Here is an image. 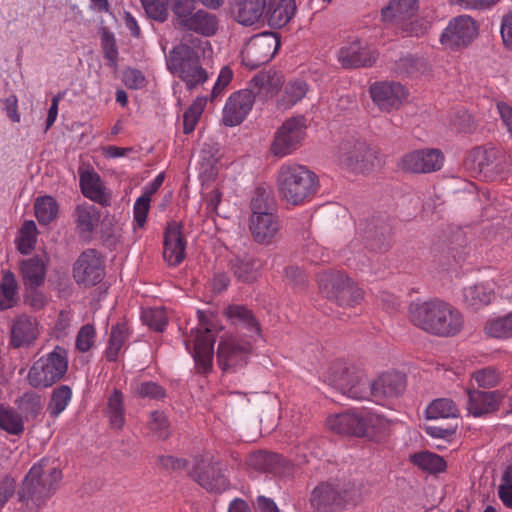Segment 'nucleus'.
<instances>
[{
    "label": "nucleus",
    "instance_id": "obj_19",
    "mask_svg": "<svg viewBox=\"0 0 512 512\" xmlns=\"http://www.w3.org/2000/svg\"><path fill=\"white\" fill-rule=\"evenodd\" d=\"M478 35L476 22L467 15H461L450 21L441 35V43L448 47L468 46Z\"/></svg>",
    "mask_w": 512,
    "mask_h": 512
},
{
    "label": "nucleus",
    "instance_id": "obj_20",
    "mask_svg": "<svg viewBox=\"0 0 512 512\" xmlns=\"http://www.w3.org/2000/svg\"><path fill=\"white\" fill-rule=\"evenodd\" d=\"M252 352V345L248 341L230 337L220 341L217 349V363L223 371L234 370L243 366Z\"/></svg>",
    "mask_w": 512,
    "mask_h": 512
},
{
    "label": "nucleus",
    "instance_id": "obj_2",
    "mask_svg": "<svg viewBox=\"0 0 512 512\" xmlns=\"http://www.w3.org/2000/svg\"><path fill=\"white\" fill-rule=\"evenodd\" d=\"M327 427L337 434L366 438L381 442L389 435L390 421L369 413L344 412L331 416L326 421Z\"/></svg>",
    "mask_w": 512,
    "mask_h": 512
},
{
    "label": "nucleus",
    "instance_id": "obj_12",
    "mask_svg": "<svg viewBox=\"0 0 512 512\" xmlns=\"http://www.w3.org/2000/svg\"><path fill=\"white\" fill-rule=\"evenodd\" d=\"M198 319L201 328L192 329L194 348L192 356L199 373L207 374L212 370L215 336L208 327V320L204 312L198 310Z\"/></svg>",
    "mask_w": 512,
    "mask_h": 512
},
{
    "label": "nucleus",
    "instance_id": "obj_1",
    "mask_svg": "<svg viewBox=\"0 0 512 512\" xmlns=\"http://www.w3.org/2000/svg\"><path fill=\"white\" fill-rule=\"evenodd\" d=\"M409 317L415 326L442 337L455 336L464 323L458 310L439 299L410 304Z\"/></svg>",
    "mask_w": 512,
    "mask_h": 512
},
{
    "label": "nucleus",
    "instance_id": "obj_7",
    "mask_svg": "<svg viewBox=\"0 0 512 512\" xmlns=\"http://www.w3.org/2000/svg\"><path fill=\"white\" fill-rule=\"evenodd\" d=\"M168 70L178 75L185 82L188 90L203 84L207 78V72L200 63L198 52L187 44L175 46L166 57Z\"/></svg>",
    "mask_w": 512,
    "mask_h": 512
},
{
    "label": "nucleus",
    "instance_id": "obj_23",
    "mask_svg": "<svg viewBox=\"0 0 512 512\" xmlns=\"http://www.w3.org/2000/svg\"><path fill=\"white\" fill-rule=\"evenodd\" d=\"M255 99L258 96L250 85L247 89L232 94L224 107L223 123L226 126L240 124L251 110Z\"/></svg>",
    "mask_w": 512,
    "mask_h": 512
},
{
    "label": "nucleus",
    "instance_id": "obj_4",
    "mask_svg": "<svg viewBox=\"0 0 512 512\" xmlns=\"http://www.w3.org/2000/svg\"><path fill=\"white\" fill-rule=\"evenodd\" d=\"M61 477L62 473L57 468H51L46 473L42 465H34L17 491L19 502L27 512H38L55 492Z\"/></svg>",
    "mask_w": 512,
    "mask_h": 512
},
{
    "label": "nucleus",
    "instance_id": "obj_28",
    "mask_svg": "<svg viewBox=\"0 0 512 512\" xmlns=\"http://www.w3.org/2000/svg\"><path fill=\"white\" fill-rule=\"evenodd\" d=\"M186 242L181 233V225L177 222L168 223L164 234L163 257L169 265L180 264L185 257Z\"/></svg>",
    "mask_w": 512,
    "mask_h": 512
},
{
    "label": "nucleus",
    "instance_id": "obj_33",
    "mask_svg": "<svg viewBox=\"0 0 512 512\" xmlns=\"http://www.w3.org/2000/svg\"><path fill=\"white\" fill-rule=\"evenodd\" d=\"M468 410L475 417L495 411L500 399L503 397L500 391L468 390Z\"/></svg>",
    "mask_w": 512,
    "mask_h": 512
},
{
    "label": "nucleus",
    "instance_id": "obj_31",
    "mask_svg": "<svg viewBox=\"0 0 512 512\" xmlns=\"http://www.w3.org/2000/svg\"><path fill=\"white\" fill-rule=\"evenodd\" d=\"M251 233L258 243H269L279 230L277 216L271 212H258L251 215Z\"/></svg>",
    "mask_w": 512,
    "mask_h": 512
},
{
    "label": "nucleus",
    "instance_id": "obj_35",
    "mask_svg": "<svg viewBox=\"0 0 512 512\" xmlns=\"http://www.w3.org/2000/svg\"><path fill=\"white\" fill-rule=\"evenodd\" d=\"M283 82V76L276 71L261 72L252 78L250 87H253L259 100L265 101L280 90Z\"/></svg>",
    "mask_w": 512,
    "mask_h": 512
},
{
    "label": "nucleus",
    "instance_id": "obj_18",
    "mask_svg": "<svg viewBox=\"0 0 512 512\" xmlns=\"http://www.w3.org/2000/svg\"><path fill=\"white\" fill-rule=\"evenodd\" d=\"M417 10L418 0H393L382 9V18L408 35L417 34V25L412 21Z\"/></svg>",
    "mask_w": 512,
    "mask_h": 512
},
{
    "label": "nucleus",
    "instance_id": "obj_64",
    "mask_svg": "<svg viewBox=\"0 0 512 512\" xmlns=\"http://www.w3.org/2000/svg\"><path fill=\"white\" fill-rule=\"evenodd\" d=\"M457 425L447 424L445 427H440L439 422L425 426V431L428 435L434 438H448L455 434Z\"/></svg>",
    "mask_w": 512,
    "mask_h": 512
},
{
    "label": "nucleus",
    "instance_id": "obj_34",
    "mask_svg": "<svg viewBox=\"0 0 512 512\" xmlns=\"http://www.w3.org/2000/svg\"><path fill=\"white\" fill-rule=\"evenodd\" d=\"M80 188L83 195L102 205L110 204L111 196L105 191L100 176L94 171H85L80 174Z\"/></svg>",
    "mask_w": 512,
    "mask_h": 512
},
{
    "label": "nucleus",
    "instance_id": "obj_3",
    "mask_svg": "<svg viewBox=\"0 0 512 512\" xmlns=\"http://www.w3.org/2000/svg\"><path fill=\"white\" fill-rule=\"evenodd\" d=\"M280 198L297 206L309 201L318 190L316 174L302 165H284L277 176Z\"/></svg>",
    "mask_w": 512,
    "mask_h": 512
},
{
    "label": "nucleus",
    "instance_id": "obj_6",
    "mask_svg": "<svg viewBox=\"0 0 512 512\" xmlns=\"http://www.w3.org/2000/svg\"><path fill=\"white\" fill-rule=\"evenodd\" d=\"M358 496V488L350 481H326L312 490L310 505L314 512H343Z\"/></svg>",
    "mask_w": 512,
    "mask_h": 512
},
{
    "label": "nucleus",
    "instance_id": "obj_32",
    "mask_svg": "<svg viewBox=\"0 0 512 512\" xmlns=\"http://www.w3.org/2000/svg\"><path fill=\"white\" fill-rule=\"evenodd\" d=\"M46 264L39 256H33L21 261L20 272L27 290L35 291L44 284Z\"/></svg>",
    "mask_w": 512,
    "mask_h": 512
},
{
    "label": "nucleus",
    "instance_id": "obj_42",
    "mask_svg": "<svg viewBox=\"0 0 512 512\" xmlns=\"http://www.w3.org/2000/svg\"><path fill=\"white\" fill-rule=\"evenodd\" d=\"M0 428L11 435H20L24 431L22 415L15 409L0 404Z\"/></svg>",
    "mask_w": 512,
    "mask_h": 512
},
{
    "label": "nucleus",
    "instance_id": "obj_48",
    "mask_svg": "<svg viewBox=\"0 0 512 512\" xmlns=\"http://www.w3.org/2000/svg\"><path fill=\"white\" fill-rule=\"evenodd\" d=\"M17 282L11 271L3 273L0 283V309L5 310L16 304Z\"/></svg>",
    "mask_w": 512,
    "mask_h": 512
},
{
    "label": "nucleus",
    "instance_id": "obj_63",
    "mask_svg": "<svg viewBox=\"0 0 512 512\" xmlns=\"http://www.w3.org/2000/svg\"><path fill=\"white\" fill-rule=\"evenodd\" d=\"M145 77L141 71L129 68L123 72V82L129 89H139L145 85Z\"/></svg>",
    "mask_w": 512,
    "mask_h": 512
},
{
    "label": "nucleus",
    "instance_id": "obj_46",
    "mask_svg": "<svg viewBox=\"0 0 512 512\" xmlns=\"http://www.w3.org/2000/svg\"><path fill=\"white\" fill-rule=\"evenodd\" d=\"M15 404L23 420L26 419L27 421L35 419L42 409L41 397L34 392L24 393L16 399Z\"/></svg>",
    "mask_w": 512,
    "mask_h": 512
},
{
    "label": "nucleus",
    "instance_id": "obj_36",
    "mask_svg": "<svg viewBox=\"0 0 512 512\" xmlns=\"http://www.w3.org/2000/svg\"><path fill=\"white\" fill-rule=\"evenodd\" d=\"M73 216L79 234L90 238L98 227L101 213L95 205L85 203L76 206Z\"/></svg>",
    "mask_w": 512,
    "mask_h": 512
},
{
    "label": "nucleus",
    "instance_id": "obj_29",
    "mask_svg": "<svg viewBox=\"0 0 512 512\" xmlns=\"http://www.w3.org/2000/svg\"><path fill=\"white\" fill-rule=\"evenodd\" d=\"M378 54L361 46L358 40L342 47L338 52V61L343 68H359L372 66Z\"/></svg>",
    "mask_w": 512,
    "mask_h": 512
},
{
    "label": "nucleus",
    "instance_id": "obj_10",
    "mask_svg": "<svg viewBox=\"0 0 512 512\" xmlns=\"http://www.w3.org/2000/svg\"><path fill=\"white\" fill-rule=\"evenodd\" d=\"M317 281L321 293L338 306H353L363 298L362 290L352 286L350 279L340 271L321 272Z\"/></svg>",
    "mask_w": 512,
    "mask_h": 512
},
{
    "label": "nucleus",
    "instance_id": "obj_41",
    "mask_svg": "<svg viewBox=\"0 0 512 512\" xmlns=\"http://www.w3.org/2000/svg\"><path fill=\"white\" fill-rule=\"evenodd\" d=\"M129 337V329L124 323H118L112 327L108 347L105 351V356L108 361L113 362L117 360L119 351Z\"/></svg>",
    "mask_w": 512,
    "mask_h": 512
},
{
    "label": "nucleus",
    "instance_id": "obj_58",
    "mask_svg": "<svg viewBox=\"0 0 512 512\" xmlns=\"http://www.w3.org/2000/svg\"><path fill=\"white\" fill-rule=\"evenodd\" d=\"M287 283L297 291H302L307 286V275L298 266H288L285 269Z\"/></svg>",
    "mask_w": 512,
    "mask_h": 512
},
{
    "label": "nucleus",
    "instance_id": "obj_40",
    "mask_svg": "<svg viewBox=\"0 0 512 512\" xmlns=\"http://www.w3.org/2000/svg\"><path fill=\"white\" fill-rule=\"evenodd\" d=\"M393 70L401 76H418L427 71V63L421 57L406 55L394 61Z\"/></svg>",
    "mask_w": 512,
    "mask_h": 512
},
{
    "label": "nucleus",
    "instance_id": "obj_45",
    "mask_svg": "<svg viewBox=\"0 0 512 512\" xmlns=\"http://www.w3.org/2000/svg\"><path fill=\"white\" fill-rule=\"evenodd\" d=\"M459 411L455 403L447 398L434 400L426 409V417L430 420L457 418Z\"/></svg>",
    "mask_w": 512,
    "mask_h": 512
},
{
    "label": "nucleus",
    "instance_id": "obj_30",
    "mask_svg": "<svg viewBox=\"0 0 512 512\" xmlns=\"http://www.w3.org/2000/svg\"><path fill=\"white\" fill-rule=\"evenodd\" d=\"M297 6L295 0H269L264 19L273 29L285 27L295 16Z\"/></svg>",
    "mask_w": 512,
    "mask_h": 512
},
{
    "label": "nucleus",
    "instance_id": "obj_21",
    "mask_svg": "<svg viewBox=\"0 0 512 512\" xmlns=\"http://www.w3.org/2000/svg\"><path fill=\"white\" fill-rule=\"evenodd\" d=\"M391 227L386 219L372 217L365 223L362 238L365 248L370 252L385 253L391 247Z\"/></svg>",
    "mask_w": 512,
    "mask_h": 512
},
{
    "label": "nucleus",
    "instance_id": "obj_56",
    "mask_svg": "<svg viewBox=\"0 0 512 512\" xmlns=\"http://www.w3.org/2000/svg\"><path fill=\"white\" fill-rule=\"evenodd\" d=\"M141 319L144 324L157 332H162L167 324V316L163 309L144 310Z\"/></svg>",
    "mask_w": 512,
    "mask_h": 512
},
{
    "label": "nucleus",
    "instance_id": "obj_59",
    "mask_svg": "<svg viewBox=\"0 0 512 512\" xmlns=\"http://www.w3.org/2000/svg\"><path fill=\"white\" fill-rule=\"evenodd\" d=\"M149 427L151 431L156 433L157 437L165 440L169 436V423L164 413L154 411L151 413V420Z\"/></svg>",
    "mask_w": 512,
    "mask_h": 512
},
{
    "label": "nucleus",
    "instance_id": "obj_57",
    "mask_svg": "<svg viewBox=\"0 0 512 512\" xmlns=\"http://www.w3.org/2000/svg\"><path fill=\"white\" fill-rule=\"evenodd\" d=\"M135 394L138 397L149 398L153 400H160L166 396L164 388L152 381L139 383L135 387Z\"/></svg>",
    "mask_w": 512,
    "mask_h": 512
},
{
    "label": "nucleus",
    "instance_id": "obj_15",
    "mask_svg": "<svg viewBox=\"0 0 512 512\" xmlns=\"http://www.w3.org/2000/svg\"><path fill=\"white\" fill-rule=\"evenodd\" d=\"M305 118L296 116L286 120L277 130L271 152L275 156H285L296 150L305 136Z\"/></svg>",
    "mask_w": 512,
    "mask_h": 512
},
{
    "label": "nucleus",
    "instance_id": "obj_27",
    "mask_svg": "<svg viewBox=\"0 0 512 512\" xmlns=\"http://www.w3.org/2000/svg\"><path fill=\"white\" fill-rule=\"evenodd\" d=\"M266 6V0H233L231 15L239 24L252 26L264 21Z\"/></svg>",
    "mask_w": 512,
    "mask_h": 512
},
{
    "label": "nucleus",
    "instance_id": "obj_55",
    "mask_svg": "<svg viewBox=\"0 0 512 512\" xmlns=\"http://www.w3.org/2000/svg\"><path fill=\"white\" fill-rule=\"evenodd\" d=\"M147 16L158 22H165L168 19L167 2L164 0H141Z\"/></svg>",
    "mask_w": 512,
    "mask_h": 512
},
{
    "label": "nucleus",
    "instance_id": "obj_26",
    "mask_svg": "<svg viewBox=\"0 0 512 512\" xmlns=\"http://www.w3.org/2000/svg\"><path fill=\"white\" fill-rule=\"evenodd\" d=\"M406 387V377L400 372H389L380 375L371 383L368 391L376 401L399 396Z\"/></svg>",
    "mask_w": 512,
    "mask_h": 512
},
{
    "label": "nucleus",
    "instance_id": "obj_62",
    "mask_svg": "<svg viewBox=\"0 0 512 512\" xmlns=\"http://www.w3.org/2000/svg\"><path fill=\"white\" fill-rule=\"evenodd\" d=\"M150 197L148 194L140 196L134 205V219L139 227H143L146 223L147 214L150 208Z\"/></svg>",
    "mask_w": 512,
    "mask_h": 512
},
{
    "label": "nucleus",
    "instance_id": "obj_52",
    "mask_svg": "<svg viewBox=\"0 0 512 512\" xmlns=\"http://www.w3.org/2000/svg\"><path fill=\"white\" fill-rule=\"evenodd\" d=\"M167 7L173 14L172 23L176 27L187 16L190 15L196 8L198 0H165Z\"/></svg>",
    "mask_w": 512,
    "mask_h": 512
},
{
    "label": "nucleus",
    "instance_id": "obj_47",
    "mask_svg": "<svg viewBox=\"0 0 512 512\" xmlns=\"http://www.w3.org/2000/svg\"><path fill=\"white\" fill-rule=\"evenodd\" d=\"M486 335L496 339L512 338V312L494 319H490L484 326Z\"/></svg>",
    "mask_w": 512,
    "mask_h": 512
},
{
    "label": "nucleus",
    "instance_id": "obj_49",
    "mask_svg": "<svg viewBox=\"0 0 512 512\" xmlns=\"http://www.w3.org/2000/svg\"><path fill=\"white\" fill-rule=\"evenodd\" d=\"M72 397V390L68 385H60L52 391L47 410L51 417L59 416L67 407Z\"/></svg>",
    "mask_w": 512,
    "mask_h": 512
},
{
    "label": "nucleus",
    "instance_id": "obj_5",
    "mask_svg": "<svg viewBox=\"0 0 512 512\" xmlns=\"http://www.w3.org/2000/svg\"><path fill=\"white\" fill-rule=\"evenodd\" d=\"M325 382L339 396L329 395L333 402L341 403L343 398L363 400L369 397L368 380L365 374L353 365L344 362L333 363L325 377Z\"/></svg>",
    "mask_w": 512,
    "mask_h": 512
},
{
    "label": "nucleus",
    "instance_id": "obj_37",
    "mask_svg": "<svg viewBox=\"0 0 512 512\" xmlns=\"http://www.w3.org/2000/svg\"><path fill=\"white\" fill-rule=\"evenodd\" d=\"M230 269L238 281L252 283L257 280L261 262L250 256H235L230 260Z\"/></svg>",
    "mask_w": 512,
    "mask_h": 512
},
{
    "label": "nucleus",
    "instance_id": "obj_9",
    "mask_svg": "<svg viewBox=\"0 0 512 512\" xmlns=\"http://www.w3.org/2000/svg\"><path fill=\"white\" fill-rule=\"evenodd\" d=\"M340 164L356 173H369L382 165L379 151L366 141L350 139L339 148Z\"/></svg>",
    "mask_w": 512,
    "mask_h": 512
},
{
    "label": "nucleus",
    "instance_id": "obj_11",
    "mask_svg": "<svg viewBox=\"0 0 512 512\" xmlns=\"http://www.w3.org/2000/svg\"><path fill=\"white\" fill-rule=\"evenodd\" d=\"M280 44V37L275 32L254 35L241 53L243 64L250 69H256L268 63L276 54Z\"/></svg>",
    "mask_w": 512,
    "mask_h": 512
},
{
    "label": "nucleus",
    "instance_id": "obj_44",
    "mask_svg": "<svg viewBox=\"0 0 512 512\" xmlns=\"http://www.w3.org/2000/svg\"><path fill=\"white\" fill-rule=\"evenodd\" d=\"M411 461L420 469L432 474L441 473L447 467L443 457L429 451L411 455Z\"/></svg>",
    "mask_w": 512,
    "mask_h": 512
},
{
    "label": "nucleus",
    "instance_id": "obj_54",
    "mask_svg": "<svg viewBox=\"0 0 512 512\" xmlns=\"http://www.w3.org/2000/svg\"><path fill=\"white\" fill-rule=\"evenodd\" d=\"M307 93V85L303 81H293L286 85L282 97L283 105L291 107L300 101Z\"/></svg>",
    "mask_w": 512,
    "mask_h": 512
},
{
    "label": "nucleus",
    "instance_id": "obj_38",
    "mask_svg": "<svg viewBox=\"0 0 512 512\" xmlns=\"http://www.w3.org/2000/svg\"><path fill=\"white\" fill-rule=\"evenodd\" d=\"M224 314L233 325H241L249 331L261 335V326L253 312L242 305H229Z\"/></svg>",
    "mask_w": 512,
    "mask_h": 512
},
{
    "label": "nucleus",
    "instance_id": "obj_13",
    "mask_svg": "<svg viewBox=\"0 0 512 512\" xmlns=\"http://www.w3.org/2000/svg\"><path fill=\"white\" fill-rule=\"evenodd\" d=\"M189 475L207 492L222 493L229 488V480L221 464L212 458H197Z\"/></svg>",
    "mask_w": 512,
    "mask_h": 512
},
{
    "label": "nucleus",
    "instance_id": "obj_60",
    "mask_svg": "<svg viewBox=\"0 0 512 512\" xmlns=\"http://www.w3.org/2000/svg\"><path fill=\"white\" fill-rule=\"evenodd\" d=\"M94 336L95 329L92 325L82 326L76 337V348L82 353L87 352L93 345Z\"/></svg>",
    "mask_w": 512,
    "mask_h": 512
},
{
    "label": "nucleus",
    "instance_id": "obj_14",
    "mask_svg": "<svg viewBox=\"0 0 512 512\" xmlns=\"http://www.w3.org/2000/svg\"><path fill=\"white\" fill-rule=\"evenodd\" d=\"M105 276L104 260L96 249L83 251L73 265V278L77 284L92 287Z\"/></svg>",
    "mask_w": 512,
    "mask_h": 512
},
{
    "label": "nucleus",
    "instance_id": "obj_53",
    "mask_svg": "<svg viewBox=\"0 0 512 512\" xmlns=\"http://www.w3.org/2000/svg\"><path fill=\"white\" fill-rule=\"evenodd\" d=\"M206 98L198 97L183 114V132L190 134L194 131L196 124L206 105Z\"/></svg>",
    "mask_w": 512,
    "mask_h": 512
},
{
    "label": "nucleus",
    "instance_id": "obj_24",
    "mask_svg": "<svg viewBox=\"0 0 512 512\" xmlns=\"http://www.w3.org/2000/svg\"><path fill=\"white\" fill-rule=\"evenodd\" d=\"M175 28L185 32H193L203 37H211L218 31L219 18L216 14L205 9L196 8Z\"/></svg>",
    "mask_w": 512,
    "mask_h": 512
},
{
    "label": "nucleus",
    "instance_id": "obj_51",
    "mask_svg": "<svg viewBox=\"0 0 512 512\" xmlns=\"http://www.w3.org/2000/svg\"><path fill=\"white\" fill-rule=\"evenodd\" d=\"M490 301L491 294L482 285H471L463 290V302L474 310L489 304Z\"/></svg>",
    "mask_w": 512,
    "mask_h": 512
},
{
    "label": "nucleus",
    "instance_id": "obj_22",
    "mask_svg": "<svg viewBox=\"0 0 512 512\" xmlns=\"http://www.w3.org/2000/svg\"><path fill=\"white\" fill-rule=\"evenodd\" d=\"M370 95L380 110L390 112L402 105L406 90L399 82L383 81L371 85Z\"/></svg>",
    "mask_w": 512,
    "mask_h": 512
},
{
    "label": "nucleus",
    "instance_id": "obj_16",
    "mask_svg": "<svg viewBox=\"0 0 512 512\" xmlns=\"http://www.w3.org/2000/svg\"><path fill=\"white\" fill-rule=\"evenodd\" d=\"M464 165L471 172L487 176L503 173L507 168V161L499 150L479 146L469 151Z\"/></svg>",
    "mask_w": 512,
    "mask_h": 512
},
{
    "label": "nucleus",
    "instance_id": "obj_61",
    "mask_svg": "<svg viewBox=\"0 0 512 512\" xmlns=\"http://www.w3.org/2000/svg\"><path fill=\"white\" fill-rule=\"evenodd\" d=\"M474 379L479 387L491 388L498 384L499 374L493 368H484L474 373Z\"/></svg>",
    "mask_w": 512,
    "mask_h": 512
},
{
    "label": "nucleus",
    "instance_id": "obj_43",
    "mask_svg": "<svg viewBox=\"0 0 512 512\" xmlns=\"http://www.w3.org/2000/svg\"><path fill=\"white\" fill-rule=\"evenodd\" d=\"M277 204L272 189L268 186H259L255 189L251 199L252 214L260 212L275 213Z\"/></svg>",
    "mask_w": 512,
    "mask_h": 512
},
{
    "label": "nucleus",
    "instance_id": "obj_25",
    "mask_svg": "<svg viewBox=\"0 0 512 512\" xmlns=\"http://www.w3.org/2000/svg\"><path fill=\"white\" fill-rule=\"evenodd\" d=\"M39 336L36 319L22 314L17 316L10 327V345L14 349L31 347Z\"/></svg>",
    "mask_w": 512,
    "mask_h": 512
},
{
    "label": "nucleus",
    "instance_id": "obj_50",
    "mask_svg": "<svg viewBox=\"0 0 512 512\" xmlns=\"http://www.w3.org/2000/svg\"><path fill=\"white\" fill-rule=\"evenodd\" d=\"M35 215L40 224H49L58 213V204L51 196L39 197L35 201Z\"/></svg>",
    "mask_w": 512,
    "mask_h": 512
},
{
    "label": "nucleus",
    "instance_id": "obj_8",
    "mask_svg": "<svg viewBox=\"0 0 512 512\" xmlns=\"http://www.w3.org/2000/svg\"><path fill=\"white\" fill-rule=\"evenodd\" d=\"M67 370L68 353L65 348L56 346L52 352L32 364L27 380L33 388H48L60 381Z\"/></svg>",
    "mask_w": 512,
    "mask_h": 512
},
{
    "label": "nucleus",
    "instance_id": "obj_39",
    "mask_svg": "<svg viewBox=\"0 0 512 512\" xmlns=\"http://www.w3.org/2000/svg\"><path fill=\"white\" fill-rule=\"evenodd\" d=\"M284 459L276 454L266 451H257L249 454L247 465L257 471L277 473L282 467Z\"/></svg>",
    "mask_w": 512,
    "mask_h": 512
},
{
    "label": "nucleus",
    "instance_id": "obj_17",
    "mask_svg": "<svg viewBox=\"0 0 512 512\" xmlns=\"http://www.w3.org/2000/svg\"><path fill=\"white\" fill-rule=\"evenodd\" d=\"M444 155L439 149H420L406 153L399 162L402 171L431 173L442 168Z\"/></svg>",
    "mask_w": 512,
    "mask_h": 512
}]
</instances>
